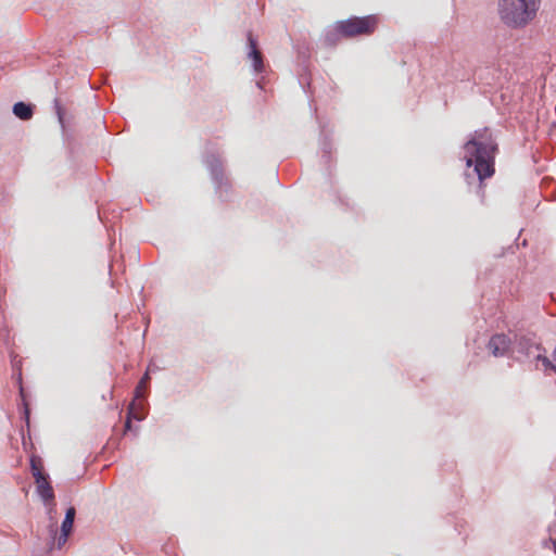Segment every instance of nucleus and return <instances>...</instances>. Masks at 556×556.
<instances>
[{
	"mask_svg": "<svg viewBox=\"0 0 556 556\" xmlns=\"http://www.w3.org/2000/svg\"><path fill=\"white\" fill-rule=\"evenodd\" d=\"M541 0H498L501 21L510 28H523L538 15Z\"/></svg>",
	"mask_w": 556,
	"mask_h": 556,
	"instance_id": "obj_1",
	"label": "nucleus"
},
{
	"mask_svg": "<svg viewBox=\"0 0 556 556\" xmlns=\"http://www.w3.org/2000/svg\"><path fill=\"white\" fill-rule=\"evenodd\" d=\"M465 159L467 167H473L478 179L482 182L485 178L494 174L493 156L496 151V146L491 141L482 142L476 139L469 140L465 146Z\"/></svg>",
	"mask_w": 556,
	"mask_h": 556,
	"instance_id": "obj_2",
	"label": "nucleus"
},
{
	"mask_svg": "<svg viewBox=\"0 0 556 556\" xmlns=\"http://www.w3.org/2000/svg\"><path fill=\"white\" fill-rule=\"evenodd\" d=\"M378 25V18L375 15L363 17L353 16L348 20L337 22L325 35V43L334 46L341 38H352L363 35H371Z\"/></svg>",
	"mask_w": 556,
	"mask_h": 556,
	"instance_id": "obj_3",
	"label": "nucleus"
},
{
	"mask_svg": "<svg viewBox=\"0 0 556 556\" xmlns=\"http://www.w3.org/2000/svg\"><path fill=\"white\" fill-rule=\"evenodd\" d=\"M510 348V339L503 333L491 337L488 349L495 357L504 356Z\"/></svg>",
	"mask_w": 556,
	"mask_h": 556,
	"instance_id": "obj_4",
	"label": "nucleus"
},
{
	"mask_svg": "<svg viewBox=\"0 0 556 556\" xmlns=\"http://www.w3.org/2000/svg\"><path fill=\"white\" fill-rule=\"evenodd\" d=\"M37 492L40 495V497L46 502L50 503L54 501V492L53 488L51 486L49 482L48 476H42L37 479H35Z\"/></svg>",
	"mask_w": 556,
	"mask_h": 556,
	"instance_id": "obj_5",
	"label": "nucleus"
},
{
	"mask_svg": "<svg viewBox=\"0 0 556 556\" xmlns=\"http://www.w3.org/2000/svg\"><path fill=\"white\" fill-rule=\"evenodd\" d=\"M248 40H249V46L251 49L249 55L253 61V67L255 70V72L261 73L264 70L262 53L257 49L256 41L254 40V38L252 37L251 34H249Z\"/></svg>",
	"mask_w": 556,
	"mask_h": 556,
	"instance_id": "obj_6",
	"label": "nucleus"
},
{
	"mask_svg": "<svg viewBox=\"0 0 556 556\" xmlns=\"http://www.w3.org/2000/svg\"><path fill=\"white\" fill-rule=\"evenodd\" d=\"M13 113L21 119L27 121L33 116V109L24 102H17L13 106Z\"/></svg>",
	"mask_w": 556,
	"mask_h": 556,
	"instance_id": "obj_7",
	"label": "nucleus"
},
{
	"mask_svg": "<svg viewBox=\"0 0 556 556\" xmlns=\"http://www.w3.org/2000/svg\"><path fill=\"white\" fill-rule=\"evenodd\" d=\"M31 473L35 479L46 476L40 458L33 457L30 460Z\"/></svg>",
	"mask_w": 556,
	"mask_h": 556,
	"instance_id": "obj_8",
	"label": "nucleus"
},
{
	"mask_svg": "<svg viewBox=\"0 0 556 556\" xmlns=\"http://www.w3.org/2000/svg\"><path fill=\"white\" fill-rule=\"evenodd\" d=\"M73 521H68L66 518H64L61 527V535L59 538V544L65 543L67 540L68 534L71 533L73 529Z\"/></svg>",
	"mask_w": 556,
	"mask_h": 556,
	"instance_id": "obj_9",
	"label": "nucleus"
},
{
	"mask_svg": "<svg viewBox=\"0 0 556 556\" xmlns=\"http://www.w3.org/2000/svg\"><path fill=\"white\" fill-rule=\"evenodd\" d=\"M149 380H150L149 374L146 372L144 376L140 379L139 383L136 387V390H135L136 399H140V397L144 396V392H146L147 386L149 383Z\"/></svg>",
	"mask_w": 556,
	"mask_h": 556,
	"instance_id": "obj_10",
	"label": "nucleus"
},
{
	"mask_svg": "<svg viewBox=\"0 0 556 556\" xmlns=\"http://www.w3.org/2000/svg\"><path fill=\"white\" fill-rule=\"evenodd\" d=\"M75 514H76L75 508H74V507H70V508L66 510L65 518H66L68 521H73V522H74Z\"/></svg>",
	"mask_w": 556,
	"mask_h": 556,
	"instance_id": "obj_11",
	"label": "nucleus"
},
{
	"mask_svg": "<svg viewBox=\"0 0 556 556\" xmlns=\"http://www.w3.org/2000/svg\"><path fill=\"white\" fill-rule=\"evenodd\" d=\"M125 428L127 430L130 429V417L127 418L126 424H125Z\"/></svg>",
	"mask_w": 556,
	"mask_h": 556,
	"instance_id": "obj_12",
	"label": "nucleus"
},
{
	"mask_svg": "<svg viewBox=\"0 0 556 556\" xmlns=\"http://www.w3.org/2000/svg\"><path fill=\"white\" fill-rule=\"evenodd\" d=\"M554 361H555V364L553 365V369L556 371V348H555V352H554Z\"/></svg>",
	"mask_w": 556,
	"mask_h": 556,
	"instance_id": "obj_13",
	"label": "nucleus"
},
{
	"mask_svg": "<svg viewBox=\"0 0 556 556\" xmlns=\"http://www.w3.org/2000/svg\"><path fill=\"white\" fill-rule=\"evenodd\" d=\"M554 551L556 553V541H553Z\"/></svg>",
	"mask_w": 556,
	"mask_h": 556,
	"instance_id": "obj_14",
	"label": "nucleus"
},
{
	"mask_svg": "<svg viewBox=\"0 0 556 556\" xmlns=\"http://www.w3.org/2000/svg\"><path fill=\"white\" fill-rule=\"evenodd\" d=\"M135 418H137V420H140L141 417L140 416H137V415H134Z\"/></svg>",
	"mask_w": 556,
	"mask_h": 556,
	"instance_id": "obj_15",
	"label": "nucleus"
},
{
	"mask_svg": "<svg viewBox=\"0 0 556 556\" xmlns=\"http://www.w3.org/2000/svg\"><path fill=\"white\" fill-rule=\"evenodd\" d=\"M543 361H544V363H549L547 357H544Z\"/></svg>",
	"mask_w": 556,
	"mask_h": 556,
	"instance_id": "obj_16",
	"label": "nucleus"
}]
</instances>
